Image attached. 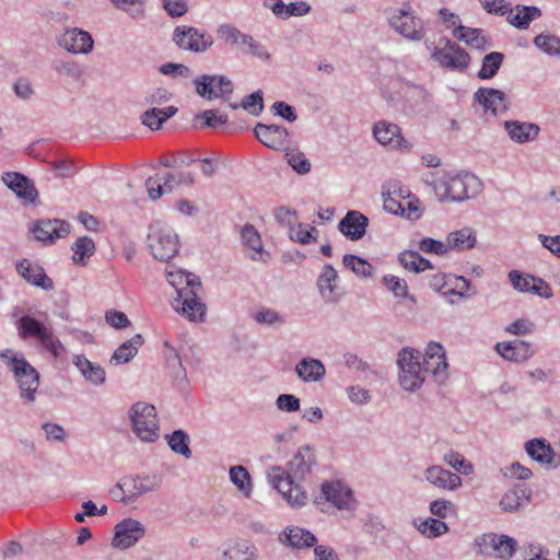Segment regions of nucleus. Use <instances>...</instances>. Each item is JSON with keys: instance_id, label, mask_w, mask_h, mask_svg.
<instances>
[{"instance_id": "obj_1", "label": "nucleus", "mask_w": 560, "mask_h": 560, "mask_svg": "<svg viewBox=\"0 0 560 560\" xmlns=\"http://www.w3.org/2000/svg\"><path fill=\"white\" fill-rule=\"evenodd\" d=\"M166 279L176 290V296L172 300L173 308L190 322H202L207 306L198 298L201 289L199 277L179 271H167Z\"/></svg>"}, {"instance_id": "obj_2", "label": "nucleus", "mask_w": 560, "mask_h": 560, "mask_svg": "<svg viewBox=\"0 0 560 560\" xmlns=\"http://www.w3.org/2000/svg\"><path fill=\"white\" fill-rule=\"evenodd\" d=\"M433 188L441 201H465L481 191L482 183L476 175L462 172L456 175H444L434 183Z\"/></svg>"}, {"instance_id": "obj_3", "label": "nucleus", "mask_w": 560, "mask_h": 560, "mask_svg": "<svg viewBox=\"0 0 560 560\" xmlns=\"http://www.w3.org/2000/svg\"><path fill=\"white\" fill-rule=\"evenodd\" d=\"M0 358L5 360L12 371L20 388V396L26 402H34L39 386V373L25 360L23 354L5 349L0 352Z\"/></svg>"}, {"instance_id": "obj_4", "label": "nucleus", "mask_w": 560, "mask_h": 560, "mask_svg": "<svg viewBox=\"0 0 560 560\" xmlns=\"http://www.w3.org/2000/svg\"><path fill=\"white\" fill-rule=\"evenodd\" d=\"M422 353L413 348H402L398 353L397 364L400 369V386L408 392L419 389L424 380L425 371L422 364Z\"/></svg>"}, {"instance_id": "obj_5", "label": "nucleus", "mask_w": 560, "mask_h": 560, "mask_svg": "<svg viewBox=\"0 0 560 560\" xmlns=\"http://www.w3.org/2000/svg\"><path fill=\"white\" fill-rule=\"evenodd\" d=\"M16 325L21 339L35 338L55 358L60 355L63 345L54 336L51 328L30 315L20 317Z\"/></svg>"}, {"instance_id": "obj_6", "label": "nucleus", "mask_w": 560, "mask_h": 560, "mask_svg": "<svg viewBox=\"0 0 560 560\" xmlns=\"http://www.w3.org/2000/svg\"><path fill=\"white\" fill-rule=\"evenodd\" d=\"M472 550L479 556L509 560L515 553L516 540L508 535L487 533L475 538Z\"/></svg>"}, {"instance_id": "obj_7", "label": "nucleus", "mask_w": 560, "mask_h": 560, "mask_svg": "<svg viewBox=\"0 0 560 560\" xmlns=\"http://www.w3.org/2000/svg\"><path fill=\"white\" fill-rule=\"evenodd\" d=\"M136 435L143 442H154L159 439L160 427L156 410L153 405L137 402L130 413Z\"/></svg>"}, {"instance_id": "obj_8", "label": "nucleus", "mask_w": 560, "mask_h": 560, "mask_svg": "<svg viewBox=\"0 0 560 560\" xmlns=\"http://www.w3.org/2000/svg\"><path fill=\"white\" fill-rule=\"evenodd\" d=\"M387 21L395 32L409 40L418 42L424 36L423 23L410 7L389 9Z\"/></svg>"}, {"instance_id": "obj_9", "label": "nucleus", "mask_w": 560, "mask_h": 560, "mask_svg": "<svg viewBox=\"0 0 560 560\" xmlns=\"http://www.w3.org/2000/svg\"><path fill=\"white\" fill-rule=\"evenodd\" d=\"M148 245L154 258L161 261H168L179 248L177 234L171 228L160 224L150 226Z\"/></svg>"}, {"instance_id": "obj_10", "label": "nucleus", "mask_w": 560, "mask_h": 560, "mask_svg": "<svg viewBox=\"0 0 560 560\" xmlns=\"http://www.w3.org/2000/svg\"><path fill=\"white\" fill-rule=\"evenodd\" d=\"M173 42L179 49L192 51L196 54L205 52L213 45V39L206 31L180 25L173 32Z\"/></svg>"}, {"instance_id": "obj_11", "label": "nucleus", "mask_w": 560, "mask_h": 560, "mask_svg": "<svg viewBox=\"0 0 560 560\" xmlns=\"http://www.w3.org/2000/svg\"><path fill=\"white\" fill-rule=\"evenodd\" d=\"M270 482L282 494L287 502L293 508L303 506L307 501V494L298 483L285 476V470L281 467H272L268 474Z\"/></svg>"}, {"instance_id": "obj_12", "label": "nucleus", "mask_w": 560, "mask_h": 560, "mask_svg": "<svg viewBox=\"0 0 560 560\" xmlns=\"http://www.w3.org/2000/svg\"><path fill=\"white\" fill-rule=\"evenodd\" d=\"M443 45L441 49H434L430 55L431 59L438 62L441 67L452 70L464 71L468 68L470 57L468 52L446 37L440 39Z\"/></svg>"}, {"instance_id": "obj_13", "label": "nucleus", "mask_w": 560, "mask_h": 560, "mask_svg": "<svg viewBox=\"0 0 560 560\" xmlns=\"http://www.w3.org/2000/svg\"><path fill=\"white\" fill-rule=\"evenodd\" d=\"M422 364L425 373H431L439 384L448 378V363L444 347L435 341L428 343L425 352L422 353Z\"/></svg>"}, {"instance_id": "obj_14", "label": "nucleus", "mask_w": 560, "mask_h": 560, "mask_svg": "<svg viewBox=\"0 0 560 560\" xmlns=\"http://www.w3.org/2000/svg\"><path fill=\"white\" fill-rule=\"evenodd\" d=\"M218 36L226 43L236 45L243 51L249 52L260 59L268 60L270 58V55L261 50L260 45L255 42L253 36L242 33L231 24L220 25L218 28Z\"/></svg>"}, {"instance_id": "obj_15", "label": "nucleus", "mask_w": 560, "mask_h": 560, "mask_svg": "<svg viewBox=\"0 0 560 560\" xmlns=\"http://www.w3.org/2000/svg\"><path fill=\"white\" fill-rule=\"evenodd\" d=\"M145 534L142 523L135 518H126L115 527L112 545L115 548L127 549L135 546Z\"/></svg>"}, {"instance_id": "obj_16", "label": "nucleus", "mask_w": 560, "mask_h": 560, "mask_svg": "<svg viewBox=\"0 0 560 560\" xmlns=\"http://www.w3.org/2000/svg\"><path fill=\"white\" fill-rule=\"evenodd\" d=\"M474 102L481 105L486 113L498 116L510 109V101L506 94L493 88H479L474 93Z\"/></svg>"}, {"instance_id": "obj_17", "label": "nucleus", "mask_w": 560, "mask_h": 560, "mask_svg": "<svg viewBox=\"0 0 560 560\" xmlns=\"http://www.w3.org/2000/svg\"><path fill=\"white\" fill-rule=\"evenodd\" d=\"M315 451L310 445H304L298 450L292 459L288 463L285 476L292 480H304L316 465Z\"/></svg>"}, {"instance_id": "obj_18", "label": "nucleus", "mask_w": 560, "mask_h": 560, "mask_svg": "<svg viewBox=\"0 0 560 560\" xmlns=\"http://www.w3.org/2000/svg\"><path fill=\"white\" fill-rule=\"evenodd\" d=\"M256 138L267 148L279 151L285 150L289 143L288 129L280 125L258 122L254 128Z\"/></svg>"}, {"instance_id": "obj_19", "label": "nucleus", "mask_w": 560, "mask_h": 560, "mask_svg": "<svg viewBox=\"0 0 560 560\" xmlns=\"http://www.w3.org/2000/svg\"><path fill=\"white\" fill-rule=\"evenodd\" d=\"M373 136L384 147L390 149H409L410 143L402 137L398 125L381 120L374 124Z\"/></svg>"}, {"instance_id": "obj_20", "label": "nucleus", "mask_w": 560, "mask_h": 560, "mask_svg": "<svg viewBox=\"0 0 560 560\" xmlns=\"http://www.w3.org/2000/svg\"><path fill=\"white\" fill-rule=\"evenodd\" d=\"M58 43L72 54H89L94 47V40L90 33L77 27L66 30L60 35Z\"/></svg>"}, {"instance_id": "obj_21", "label": "nucleus", "mask_w": 560, "mask_h": 560, "mask_svg": "<svg viewBox=\"0 0 560 560\" xmlns=\"http://www.w3.org/2000/svg\"><path fill=\"white\" fill-rule=\"evenodd\" d=\"M32 232L37 241L52 243L70 233V224L59 219L38 220L34 223Z\"/></svg>"}, {"instance_id": "obj_22", "label": "nucleus", "mask_w": 560, "mask_h": 560, "mask_svg": "<svg viewBox=\"0 0 560 560\" xmlns=\"http://www.w3.org/2000/svg\"><path fill=\"white\" fill-rule=\"evenodd\" d=\"M325 500L338 510H352L351 490L340 481H326L320 487Z\"/></svg>"}, {"instance_id": "obj_23", "label": "nucleus", "mask_w": 560, "mask_h": 560, "mask_svg": "<svg viewBox=\"0 0 560 560\" xmlns=\"http://www.w3.org/2000/svg\"><path fill=\"white\" fill-rule=\"evenodd\" d=\"M368 224L366 215L357 210H350L339 221L338 229L347 238L358 241L365 235Z\"/></svg>"}, {"instance_id": "obj_24", "label": "nucleus", "mask_w": 560, "mask_h": 560, "mask_svg": "<svg viewBox=\"0 0 560 560\" xmlns=\"http://www.w3.org/2000/svg\"><path fill=\"white\" fill-rule=\"evenodd\" d=\"M495 351L503 359L520 363L527 361L535 353L532 343L520 339L498 342Z\"/></svg>"}, {"instance_id": "obj_25", "label": "nucleus", "mask_w": 560, "mask_h": 560, "mask_svg": "<svg viewBox=\"0 0 560 560\" xmlns=\"http://www.w3.org/2000/svg\"><path fill=\"white\" fill-rule=\"evenodd\" d=\"M163 346L165 349V363L173 378V383L179 390H185L187 388L188 381L182 359L177 350L168 341H164Z\"/></svg>"}, {"instance_id": "obj_26", "label": "nucleus", "mask_w": 560, "mask_h": 560, "mask_svg": "<svg viewBox=\"0 0 560 560\" xmlns=\"http://www.w3.org/2000/svg\"><path fill=\"white\" fill-rule=\"evenodd\" d=\"M503 126L510 139L515 143L533 142L540 132L539 126L529 121L505 120Z\"/></svg>"}, {"instance_id": "obj_27", "label": "nucleus", "mask_w": 560, "mask_h": 560, "mask_svg": "<svg viewBox=\"0 0 560 560\" xmlns=\"http://www.w3.org/2000/svg\"><path fill=\"white\" fill-rule=\"evenodd\" d=\"M424 478L434 487L448 491H454L462 486V479L458 475L438 465L428 467L424 470Z\"/></svg>"}, {"instance_id": "obj_28", "label": "nucleus", "mask_w": 560, "mask_h": 560, "mask_svg": "<svg viewBox=\"0 0 560 560\" xmlns=\"http://www.w3.org/2000/svg\"><path fill=\"white\" fill-rule=\"evenodd\" d=\"M532 498V490L525 485H515L501 498L499 505L502 511L514 513L527 505Z\"/></svg>"}, {"instance_id": "obj_29", "label": "nucleus", "mask_w": 560, "mask_h": 560, "mask_svg": "<svg viewBox=\"0 0 560 560\" xmlns=\"http://www.w3.org/2000/svg\"><path fill=\"white\" fill-rule=\"evenodd\" d=\"M16 271L32 285L39 287L46 291L54 289V282L47 277L44 269L38 265L31 264L27 259H23L16 265Z\"/></svg>"}, {"instance_id": "obj_30", "label": "nucleus", "mask_w": 560, "mask_h": 560, "mask_svg": "<svg viewBox=\"0 0 560 560\" xmlns=\"http://www.w3.org/2000/svg\"><path fill=\"white\" fill-rule=\"evenodd\" d=\"M2 179L19 198L31 202L36 199L37 190L30 179L23 174L16 172L5 173L3 174Z\"/></svg>"}, {"instance_id": "obj_31", "label": "nucleus", "mask_w": 560, "mask_h": 560, "mask_svg": "<svg viewBox=\"0 0 560 560\" xmlns=\"http://www.w3.org/2000/svg\"><path fill=\"white\" fill-rule=\"evenodd\" d=\"M72 363L80 371L86 382L94 386H101L106 381L105 370L97 363L91 362L83 354H74Z\"/></svg>"}, {"instance_id": "obj_32", "label": "nucleus", "mask_w": 560, "mask_h": 560, "mask_svg": "<svg viewBox=\"0 0 560 560\" xmlns=\"http://www.w3.org/2000/svg\"><path fill=\"white\" fill-rule=\"evenodd\" d=\"M280 540L295 549L313 547L317 542L313 533L296 526L287 527L280 536Z\"/></svg>"}, {"instance_id": "obj_33", "label": "nucleus", "mask_w": 560, "mask_h": 560, "mask_svg": "<svg viewBox=\"0 0 560 560\" xmlns=\"http://www.w3.org/2000/svg\"><path fill=\"white\" fill-rule=\"evenodd\" d=\"M338 275L336 269L327 264L323 267L320 275L317 279V288L325 302L331 303L338 300L336 293Z\"/></svg>"}, {"instance_id": "obj_34", "label": "nucleus", "mask_w": 560, "mask_h": 560, "mask_svg": "<svg viewBox=\"0 0 560 560\" xmlns=\"http://www.w3.org/2000/svg\"><path fill=\"white\" fill-rule=\"evenodd\" d=\"M161 485V478L156 475L144 477H125V486L130 498L136 501L140 495L156 490Z\"/></svg>"}, {"instance_id": "obj_35", "label": "nucleus", "mask_w": 560, "mask_h": 560, "mask_svg": "<svg viewBox=\"0 0 560 560\" xmlns=\"http://www.w3.org/2000/svg\"><path fill=\"white\" fill-rule=\"evenodd\" d=\"M508 13L509 23L518 30L528 28L532 21L541 16L540 9L534 5H516Z\"/></svg>"}, {"instance_id": "obj_36", "label": "nucleus", "mask_w": 560, "mask_h": 560, "mask_svg": "<svg viewBox=\"0 0 560 560\" xmlns=\"http://www.w3.org/2000/svg\"><path fill=\"white\" fill-rule=\"evenodd\" d=\"M241 238L243 244L254 252L250 255L252 260L266 261L269 258V254L264 250L260 235L254 225H244L241 230Z\"/></svg>"}, {"instance_id": "obj_37", "label": "nucleus", "mask_w": 560, "mask_h": 560, "mask_svg": "<svg viewBox=\"0 0 560 560\" xmlns=\"http://www.w3.org/2000/svg\"><path fill=\"white\" fill-rule=\"evenodd\" d=\"M477 243L476 233L471 228H463L451 232L446 237L448 253L451 250H466L475 247Z\"/></svg>"}, {"instance_id": "obj_38", "label": "nucleus", "mask_w": 560, "mask_h": 560, "mask_svg": "<svg viewBox=\"0 0 560 560\" xmlns=\"http://www.w3.org/2000/svg\"><path fill=\"white\" fill-rule=\"evenodd\" d=\"M295 372L304 382H317L325 375L324 364L314 358H304L295 365Z\"/></svg>"}, {"instance_id": "obj_39", "label": "nucleus", "mask_w": 560, "mask_h": 560, "mask_svg": "<svg viewBox=\"0 0 560 560\" xmlns=\"http://www.w3.org/2000/svg\"><path fill=\"white\" fill-rule=\"evenodd\" d=\"M144 340L142 335L137 334L129 340L119 346L110 358V363L125 364L128 363L137 353L139 348L143 345Z\"/></svg>"}, {"instance_id": "obj_40", "label": "nucleus", "mask_w": 560, "mask_h": 560, "mask_svg": "<svg viewBox=\"0 0 560 560\" xmlns=\"http://www.w3.org/2000/svg\"><path fill=\"white\" fill-rule=\"evenodd\" d=\"M527 455L540 465H549L553 458V451L544 439H533L525 443Z\"/></svg>"}, {"instance_id": "obj_41", "label": "nucleus", "mask_w": 560, "mask_h": 560, "mask_svg": "<svg viewBox=\"0 0 560 560\" xmlns=\"http://www.w3.org/2000/svg\"><path fill=\"white\" fill-rule=\"evenodd\" d=\"M71 248L73 250V262L85 266L86 259L95 253V243L89 236H81L73 243Z\"/></svg>"}, {"instance_id": "obj_42", "label": "nucleus", "mask_w": 560, "mask_h": 560, "mask_svg": "<svg viewBox=\"0 0 560 560\" xmlns=\"http://www.w3.org/2000/svg\"><path fill=\"white\" fill-rule=\"evenodd\" d=\"M504 55L499 51H492L487 54L482 58L481 68L478 71L477 77L481 80L492 79L502 66Z\"/></svg>"}, {"instance_id": "obj_43", "label": "nucleus", "mask_w": 560, "mask_h": 560, "mask_svg": "<svg viewBox=\"0 0 560 560\" xmlns=\"http://www.w3.org/2000/svg\"><path fill=\"white\" fill-rule=\"evenodd\" d=\"M256 551V548L252 544L240 541L230 546L223 552V558L224 560H255L257 557Z\"/></svg>"}, {"instance_id": "obj_44", "label": "nucleus", "mask_w": 560, "mask_h": 560, "mask_svg": "<svg viewBox=\"0 0 560 560\" xmlns=\"http://www.w3.org/2000/svg\"><path fill=\"white\" fill-rule=\"evenodd\" d=\"M167 444L171 450L176 453L183 455L185 458L191 457V451L189 448V436L183 430H175L172 434L166 435Z\"/></svg>"}, {"instance_id": "obj_45", "label": "nucleus", "mask_w": 560, "mask_h": 560, "mask_svg": "<svg viewBox=\"0 0 560 560\" xmlns=\"http://www.w3.org/2000/svg\"><path fill=\"white\" fill-rule=\"evenodd\" d=\"M533 43L545 54L560 57V38L558 36L540 33L534 38Z\"/></svg>"}, {"instance_id": "obj_46", "label": "nucleus", "mask_w": 560, "mask_h": 560, "mask_svg": "<svg viewBox=\"0 0 560 560\" xmlns=\"http://www.w3.org/2000/svg\"><path fill=\"white\" fill-rule=\"evenodd\" d=\"M196 92L206 100L219 98L221 94L215 90V75L203 74L195 79Z\"/></svg>"}, {"instance_id": "obj_47", "label": "nucleus", "mask_w": 560, "mask_h": 560, "mask_svg": "<svg viewBox=\"0 0 560 560\" xmlns=\"http://www.w3.org/2000/svg\"><path fill=\"white\" fill-rule=\"evenodd\" d=\"M342 264L345 267L351 269V271H353L357 276L364 278L372 276V265L359 256L346 254L342 258Z\"/></svg>"}, {"instance_id": "obj_48", "label": "nucleus", "mask_w": 560, "mask_h": 560, "mask_svg": "<svg viewBox=\"0 0 560 560\" xmlns=\"http://www.w3.org/2000/svg\"><path fill=\"white\" fill-rule=\"evenodd\" d=\"M285 158L289 165L299 174H307L311 171V163L305 154L298 149H285Z\"/></svg>"}, {"instance_id": "obj_49", "label": "nucleus", "mask_w": 560, "mask_h": 560, "mask_svg": "<svg viewBox=\"0 0 560 560\" xmlns=\"http://www.w3.org/2000/svg\"><path fill=\"white\" fill-rule=\"evenodd\" d=\"M231 481L248 497L252 491L250 475L244 466H232L230 468Z\"/></svg>"}, {"instance_id": "obj_50", "label": "nucleus", "mask_w": 560, "mask_h": 560, "mask_svg": "<svg viewBox=\"0 0 560 560\" xmlns=\"http://www.w3.org/2000/svg\"><path fill=\"white\" fill-rule=\"evenodd\" d=\"M383 284L394 293L396 298H405L409 299L412 303L416 302L413 296H411L408 292L407 282L404 279H400L396 276H385L383 278Z\"/></svg>"}, {"instance_id": "obj_51", "label": "nucleus", "mask_w": 560, "mask_h": 560, "mask_svg": "<svg viewBox=\"0 0 560 560\" xmlns=\"http://www.w3.org/2000/svg\"><path fill=\"white\" fill-rule=\"evenodd\" d=\"M419 530L429 538L442 536L448 532V526L445 522L439 518L429 517L421 522Z\"/></svg>"}, {"instance_id": "obj_52", "label": "nucleus", "mask_w": 560, "mask_h": 560, "mask_svg": "<svg viewBox=\"0 0 560 560\" xmlns=\"http://www.w3.org/2000/svg\"><path fill=\"white\" fill-rule=\"evenodd\" d=\"M162 179L166 190L172 191L174 187L182 184L192 185L195 183V175L190 172H173L166 173Z\"/></svg>"}, {"instance_id": "obj_53", "label": "nucleus", "mask_w": 560, "mask_h": 560, "mask_svg": "<svg viewBox=\"0 0 560 560\" xmlns=\"http://www.w3.org/2000/svg\"><path fill=\"white\" fill-rule=\"evenodd\" d=\"M444 462L460 474L469 475L472 472V465L457 452L451 451L446 453L444 455Z\"/></svg>"}, {"instance_id": "obj_54", "label": "nucleus", "mask_w": 560, "mask_h": 560, "mask_svg": "<svg viewBox=\"0 0 560 560\" xmlns=\"http://www.w3.org/2000/svg\"><path fill=\"white\" fill-rule=\"evenodd\" d=\"M296 226L292 225L289 228V236L292 241L299 242L301 244H310L314 242L316 238L313 236L314 232H317L315 228H310L308 230L302 223H295Z\"/></svg>"}, {"instance_id": "obj_55", "label": "nucleus", "mask_w": 560, "mask_h": 560, "mask_svg": "<svg viewBox=\"0 0 560 560\" xmlns=\"http://www.w3.org/2000/svg\"><path fill=\"white\" fill-rule=\"evenodd\" d=\"M241 106L254 116H258L264 109V97L260 90L245 96Z\"/></svg>"}, {"instance_id": "obj_56", "label": "nucleus", "mask_w": 560, "mask_h": 560, "mask_svg": "<svg viewBox=\"0 0 560 560\" xmlns=\"http://www.w3.org/2000/svg\"><path fill=\"white\" fill-rule=\"evenodd\" d=\"M509 280L516 291L526 293L530 291L532 282H536V277L523 276L520 271L512 270L509 272Z\"/></svg>"}, {"instance_id": "obj_57", "label": "nucleus", "mask_w": 560, "mask_h": 560, "mask_svg": "<svg viewBox=\"0 0 560 560\" xmlns=\"http://www.w3.org/2000/svg\"><path fill=\"white\" fill-rule=\"evenodd\" d=\"M121 11L127 12L132 19L139 18L144 12L142 0H110Z\"/></svg>"}, {"instance_id": "obj_58", "label": "nucleus", "mask_w": 560, "mask_h": 560, "mask_svg": "<svg viewBox=\"0 0 560 560\" xmlns=\"http://www.w3.org/2000/svg\"><path fill=\"white\" fill-rule=\"evenodd\" d=\"M420 250L428 254H435L439 256H445L448 254L446 242L436 241L431 237H424L419 243Z\"/></svg>"}, {"instance_id": "obj_59", "label": "nucleus", "mask_w": 560, "mask_h": 560, "mask_svg": "<svg viewBox=\"0 0 560 560\" xmlns=\"http://www.w3.org/2000/svg\"><path fill=\"white\" fill-rule=\"evenodd\" d=\"M276 406L281 411L295 412L300 410L301 404L293 394H281L276 399Z\"/></svg>"}, {"instance_id": "obj_60", "label": "nucleus", "mask_w": 560, "mask_h": 560, "mask_svg": "<svg viewBox=\"0 0 560 560\" xmlns=\"http://www.w3.org/2000/svg\"><path fill=\"white\" fill-rule=\"evenodd\" d=\"M197 117L202 118L205 120L203 125L211 128L224 125L229 120V116L226 114H221L218 109L205 110Z\"/></svg>"}, {"instance_id": "obj_61", "label": "nucleus", "mask_w": 560, "mask_h": 560, "mask_svg": "<svg viewBox=\"0 0 560 560\" xmlns=\"http://www.w3.org/2000/svg\"><path fill=\"white\" fill-rule=\"evenodd\" d=\"M466 44L472 48L483 50L490 47L489 39L483 35V31L480 28L469 27L468 38Z\"/></svg>"}, {"instance_id": "obj_62", "label": "nucleus", "mask_w": 560, "mask_h": 560, "mask_svg": "<svg viewBox=\"0 0 560 560\" xmlns=\"http://www.w3.org/2000/svg\"><path fill=\"white\" fill-rule=\"evenodd\" d=\"M161 116V109L152 107L141 115V122L151 130H159L164 124Z\"/></svg>"}, {"instance_id": "obj_63", "label": "nucleus", "mask_w": 560, "mask_h": 560, "mask_svg": "<svg viewBox=\"0 0 560 560\" xmlns=\"http://www.w3.org/2000/svg\"><path fill=\"white\" fill-rule=\"evenodd\" d=\"M145 188L151 200H158L165 191H167L164 186V180L159 178L158 175L150 176L145 180Z\"/></svg>"}, {"instance_id": "obj_64", "label": "nucleus", "mask_w": 560, "mask_h": 560, "mask_svg": "<svg viewBox=\"0 0 560 560\" xmlns=\"http://www.w3.org/2000/svg\"><path fill=\"white\" fill-rule=\"evenodd\" d=\"M105 320L109 326L116 329H122L130 325V320L128 319L127 315L116 310L107 311L105 314Z\"/></svg>"}]
</instances>
